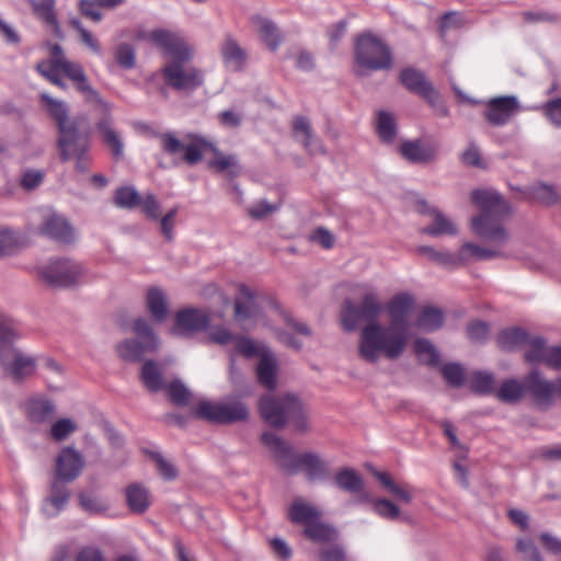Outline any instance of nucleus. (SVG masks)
<instances>
[{"label": "nucleus", "instance_id": "f257e3e1", "mask_svg": "<svg viewBox=\"0 0 561 561\" xmlns=\"http://www.w3.org/2000/svg\"><path fill=\"white\" fill-rule=\"evenodd\" d=\"M414 308V299L409 294H399L390 299L387 311L390 318L388 327L374 321L365 325L360 332L358 352L369 363H376L380 355L389 359L399 358L410 341V313Z\"/></svg>", "mask_w": 561, "mask_h": 561}, {"label": "nucleus", "instance_id": "f03ea898", "mask_svg": "<svg viewBox=\"0 0 561 561\" xmlns=\"http://www.w3.org/2000/svg\"><path fill=\"white\" fill-rule=\"evenodd\" d=\"M139 39L150 43L172 60L162 68L167 83L176 90H192L203 83V75L194 67L185 66L192 49L184 37L173 31L156 28L139 32Z\"/></svg>", "mask_w": 561, "mask_h": 561}, {"label": "nucleus", "instance_id": "7ed1b4c3", "mask_svg": "<svg viewBox=\"0 0 561 561\" xmlns=\"http://www.w3.org/2000/svg\"><path fill=\"white\" fill-rule=\"evenodd\" d=\"M471 199L480 209V214L470 221L472 231L495 247L508 244L511 240L510 233L500 222L512 213L508 202L499 192L491 188L473 191Z\"/></svg>", "mask_w": 561, "mask_h": 561}, {"label": "nucleus", "instance_id": "20e7f679", "mask_svg": "<svg viewBox=\"0 0 561 561\" xmlns=\"http://www.w3.org/2000/svg\"><path fill=\"white\" fill-rule=\"evenodd\" d=\"M263 444L273 454L275 461L286 472L295 474L302 470L310 482L325 481L330 477L329 463L316 453L295 454L291 446L274 433L262 435Z\"/></svg>", "mask_w": 561, "mask_h": 561}, {"label": "nucleus", "instance_id": "39448f33", "mask_svg": "<svg viewBox=\"0 0 561 561\" xmlns=\"http://www.w3.org/2000/svg\"><path fill=\"white\" fill-rule=\"evenodd\" d=\"M262 419L274 427H282L291 421L298 431L308 430V421L301 402L291 394L283 398L264 396L259 404Z\"/></svg>", "mask_w": 561, "mask_h": 561}, {"label": "nucleus", "instance_id": "423d86ee", "mask_svg": "<svg viewBox=\"0 0 561 561\" xmlns=\"http://www.w3.org/2000/svg\"><path fill=\"white\" fill-rule=\"evenodd\" d=\"M41 278L53 287L70 288L84 284L89 278L88 268L69 257L51 259L38 266Z\"/></svg>", "mask_w": 561, "mask_h": 561}, {"label": "nucleus", "instance_id": "0eeeda50", "mask_svg": "<svg viewBox=\"0 0 561 561\" xmlns=\"http://www.w3.org/2000/svg\"><path fill=\"white\" fill-rule=\"evenodd\" d=\"M242 355L245 358L257 357L256 367L257 379L262 386L267 389L276 387L277 362L274 354L262 343H256L248 337L237 336L233 348L230 354L231 366L233 365V356Z\"/></svg>", "mask_w": 561, "mask_h": 561}, {"label": "nucleus", "instance_id": "6e6552de", "mask_svg": "<svg viewBox=\"0 0 561 561\" xmlns=\"http://www.w3.org/2000/svg\"><path fill=\"white\" fill-rule=\"evenodd\" d=\"M135 339H127L116 346L117 354L126 362H138L146 354L153 353L159 347V340L151 325L144 318H138L133 323Z\"/></svg>", "mask_w": 561, "mask_h": 561}, {"label": "nucleus", "instance_id": "1a4fd4ad", "mask_svg": "<svg viewBox=\"0 0 561 561\" xmlns=\"http://www.w3.org/2000/svg\"><path fill=\"white\" fill-rule=\"evenodd\" d=\"M194 416L213 423L229 424L244 421L249 417V410L238 399H228L220 402L204 400L194 410Z\"/></svg>", "mask_w": 561, "mask_h": 561}, {"label": "nucleus", "instance_id": "9d476101", "mask_svg": "<svg viewBox=\"0 0 561 561\" xmlns=\"http://www.w3.org/2000/svg\"><path fill=\"white\" fill-rule=\"evenodd\" d=\"M355 59L358 67L369 70L389 69L392 65L389 47L370 34L358 37L355 46Z\"/></svg>", "mask_w": 561, "mask_h": 561}, {"label": "nucleus", "instance_id": "9b49d317", "mask_svg": "<svg viewBox=\"0 0 561 561\" xmlns=\"http://www.w3.org/2000/svg\"><path fill=\"white\" fill-rule=\"evenodd\" d=\"M0 365L7 377L21 382L32 377L37 369V356L19 347H3Z\"/></svg>", "mask_w": 561, "mask_h": 561}, {"label": "nucleus", "instance_id": "f8f14e48", "mask_svg": "<svg viewBox=\"0 0 561 561\" xmlns=\"http://www.w3.org/2000/svg\"><path fill=\"white\" fill-rule=\"evenodd\" d=\"M58 148L64 161L76 160V167L80 171L87 168L85 154L89 149L88 135L79 131L78 124L62 127L59 130Z\"/></svg>", "mask_w": 561, "mask_h": 561}, {"label": "nucleus", "instance_id": "ddd939ff", "mask_svg": "<svg viewBox=\"0 0 561 561\" xmlns=\"http://www.w3.org/2000/svg\"><path fill=\"white\" fill-rule=\"evenodd\" d=\"M59 69L67 78H69L76 89L82 94L84 101L89 104L96 105L102 112L108 113L113 110V105L106 102L100 93L90 84L83 67L69 59L57 61Z\"/></svg>", "mask_w": 561, "mask_h": 561}, {"label": "nucleus", "instance_id": "4468645a", "mask_svg": "<svg viewBox=\"0 0 561 561\" xmlns=\"http://www.w3.org/2000/svg\"><path fill=\"white\" fill-rule=\"evenodd\" d=\"M382 310L377 295L373 291L366 293L359 307H356L351 300L343 304L341 311V321L344 330L354 331L360 319L376 321Z\"/></svg>", "mask_w": 561, "mask_h": 561}, {"label": "nucleus", "instance_id": "2eb2a0df", "mask_svg": "<svg viewBox=\"0 0 561 561\" xmlns=\"http://www.w3.org/2000/svg\"><path fill=\"white\" fill-rule=\"evenodd\" d=\"M483 117L492 126L507 125L518 113L531 110L524 107L515 95L493 96L483 102Z\"/></svg>", "mask_w": 561, "mask_h": 561}, {"label": "nucleus", "instance_id": "dca6fc26", "mask_svg": "<svg viewBox=\"0 0 561 561\" xmlns=\"http://www.w3.org/2000/svg\"><path fill=\"white\" fill-rule=\"evenodd\" d=\"M42 222L38 232L59 243H71L76 239V231L67 218L51 209L41 210Z\"/></svg>", "mask_w": 561, "mask_h": 561}, {"label": "nucleus", "instance_id": "f3484780", "mask_svg": "<svg viewBox=\"0 0 561 561\" xmlns=\"http://www.w3.org/2000/svg\"><path fill=\"white\" fill-rule=\"evenodd\" d=\"M162 149L170 153L176 154L183 152V159L188 164H195L203 158V151L207 147L205 139L201 137H192L190 142H182L172 133H165L160 136Z\"/></svg>", "mask_w": 561, "mask_h": 561}, {"label": "nucleus", "instance_id": "a211bd4d", "mask_svg": "<svg viewBox=\"0 0 561 561\" xmlns=\"http://www.w3.org/2000/svg\"><path fill=\"white\" fill-rule=\"evenodd\" d=\"M84 468L82 454L73 447H64L55 463V481L69 483L79 478Z\"/></svg>", "mask_w": 561, "mask_h": 561}, {"label": "nucleus", "instance_id": "6ab92c4d", "mask_svg": "<svg viewBox=\"0 0 561 561\" xmlns=\"http://www.w3.org/2000/svg\"><path fill=\"white\" fill-rule=\"evenodd\" d=\"M209 322V314L205 310L195 308L183 309L175 316L173 332L175 334L188 335L205 330Z\"/></svg>", "mask_w": 561, "mask_h": 561}, {"label": "nucleus", "instance_id": "aec40b11", "mask_svg": "<svg viewBox=\"0 0 561 561\" xmlns=\"http://www.w3.org/2000/svg\"><path fill=\"white\" fill-rule=\"evenodd\" d=\"M93 110L102 115L96 123V128L102 136L104 144L111 149L112 154L119 159L124 154V142L119 133L113 127V119L111 117L112 110L106 114L102 112L96 105Z\"/></svg>", "mask_w": 561, "mask_h": 561}, {"label": "nucleus", "instance_id": "412c9836", "mask_svg": "<svg viewBox=\"0 0 561 561\" xmlns=\"http://www.w3.org/2000/svg\"><path fill=\"white\" fill-rule=\"evenodd\" d=\"M24 410L30 423L44 424L54 417L56 413V405L47 397L37 394L25 401Z\"/></svg>", "mask_w": 561, "mask_h": 561}, {"label": "nucleus", "instance_id": "4be33fe9", "mask_svg": "<svg viewBox=\"0 0 561 561\" xmlns=\"http://www.w3.org/2000/svg\"><path fill=\"white\" fill-rule=\"evenodd\" d=\"M402 84L411 92L425 98L431 104H435L437 93L433 85L425 79L423 72L413 68H407L400 76Z\"/></svg>", "mask_w": 561, "mask_h": 561}, {"label": "nucleus", "instance_id": "5701e85b", "mask_svg": "<svg viewBox=\"0 0 561 561\" xmlns=\"http://www.w3.org/2000/svg\"><path fill=\"white\" fill-rule=\"evenodd\" d=\"M234 317L239 322L245 320L256 321L261 317V309L254 293L244 285L240 286L239 296L234 301Z\"/></svg>", "mask_w": 561, "mask_h": 561}, {"label": "nucleus", "instance_id": "b1692460", "mask_svg": "<svg viewBox=\"0 0 561 561\" xmlns=\"http://www.w3.org/2000/svg\"><path fill=\"white\" fill-rule=\"evenodd\" d=\"M398 150L401 157L411 163H426L436 156L435 148L421 140H404Z\"/></svg>", "mask_w": 561, "mask_h": 561}, {"label": "nucleus", "instance_id": "393cba45", "mask_svg": "<svg viewBox=\"0 0 561 561\" xmlns=\"http://www.w3.org/2000/svg\"><path fill=\"white\" fill-rule=\"evenodd\" d=\"M251 24L260 39L271 50L274 51L279 47L283 41V35L272 20L262 15H254L251 18Z\"/></svg>", "mask_w": 561, "mask_h": 561}, {"label": "nucleus", "instance_id": "a878e982", "mask_svg": "<svg viewBox=\"0 0 561 561\" xmlns=\"http://www.w3.org/2000/svg\"><path fill=\"white\" fill-rule=\"evenodd\" d=\"M69 497L68 488L58 481H54L49 494L43 501V514L48 518L57 516L66 507Z\"/></svg>", "mask_w": 561, "mask_h": 561}, {"label": "nucleus", "instance_id": "bb28decb", "mask_svg": "<svg viewBox=\"0 0 561 561\" xmlns=\"http://www.w3.org/2000/svg\"><path fill=\"white\" fill-rule=\"evenodd\" d=\"M33 14L48 25L53 33L62 38V31L56 12V0H27Z\"/></svg>", "mask_w": 561, "mask_h": 561}, {"label": "nucleus", "instance_id": "cd10ccee", "mask_svg": "<svg viewBox=\"0 0 561 561\" xmlns=\"http://www.w3.org/2000/svg\"><path fill=\"white\" fill-rule=\"evenodd\" d=\"M225 66L233 71H240L247 64L248 54L231 35H227L220 46Z\"/></svg>", "mask_w": 561, "mask_h": 561}, {"label": "nucleus", "instance_id": "c85d7f7f", "mask_svg": "<svg viewBox=\"0 0 561 561\" xmlns=\"http://www.w3.org/2000/svg\"><path fill=\"white\" fill-rule=\"evenodd\" d=\"M525 387L538 402H550L558 391L557 382L543 379L537 369L531 370L525 378Z\"/></svg>", "mask_w": 561, "mask_h": 561}, {"label": "nucleus", "instance_id": "c756f323", "mask_svg": "<svg viewBox=\"0 0 561 561\" xmlns=\"http://www.w3.org/2000/svg\"><path fill=\"white\" fill-rule=\"evenodd\" d=\"M333 480L339 489L355 494L359 503L363 494H369L365 491L363 478L352 468H342L335 473Z\"/></svg>", "mask_w": 561, "mask_h": 561}, {"label": "nucleus", "instance_id": "7c9ffc66", "mask_svg": "<svg viewBox=\"0 0 561 561\" xmlns=\"http://www.w3.org/2000/svg\"><path fill=\"white\" fill-rule=\"evenodd\" d=\"M296 139L312 154L324 153V147L320 139L313 136L310 123L306 117L299 116L293 123Z\"/></svg>", "mask_w": 561, "mask_h": 561}, {"label": "nucleus", "instance_id": "2f4dec72", "mask_svg": "<svg viewBox=\"0 0 561 561\" xmlns=\"http://www.w3.org/2000/svg\"><path fill=\"white\" fill-rule=\"evenodd\" d=\"M287 514L293 524L304 525L305 527L312 522H317L321 516V512L314 505L301 497L293 501Z\"/></svg>", "mask_w": 561, "mask_h": 561}, {"label": "nucleus", "instance_id": "473e14b6", "mask_svg": "<svg viewBox=\"0 0 561 561\" xmlns=\"http://www.w3.org/2000/svg\"><path fill=\"white\" fill-rule=\"evenodd\" d=\"M432 221L426 227L422 228L421 232L431 237L440 236H455L458 232L457 226L438 209L430 211Z\"/></svg>", "mask_w": 561, "mask_h": 561}, {"label": "nucleus", "instance_id": "72a5a7b5", "mask_svg": "<svg viewBox=\"0 0 561 561\" xmlns=\"http://www.w3.org/2000/svg\"><path fill=\"white\" fill-rule=\"evenodd\" d=\"M140 379L144 386L151 392H158L165 388L163 367L154 360H146L144 363Z\"/></svg>", "mask_w": 561, "mask_h": 561}, {"label": "nucleus", "instance_id": "f704fd0d", "mask_svg": "<svg viewBox=\"0 0 561 561\" xmlns=\"http://www.w3.org/2000/svg\"><path fill=\"white\" fill-rule=\"evenodd\" d=\"M41 99L50 117L57 123L58 130H61L62 127H70L72 124H78L77 119H69L68 106L65 102L50 96L48 93H42Z\"/></svg>", "mask_w": 561, "mask_h": 561}, {"label": "nucleus", "instance_id": "c9c22d12", "mask_svg": "<svg viewBox=\"0 0 561 561\" xmlns=\"http://www.w3.org/2000/svg\"><path fill=\"white\" fill-rule=\"evenodd\" d=\"M147 309L156 322H163L168 316L165 293L159 287H151L146 295Z\"/></svg>", "mask_w": 561, "mask_h": 561}, {"label": "nucleus", "instance_id": "e433bc0d", "mask_svg": "<svg viewBox=\"0 0 561 561\" xmlns=\"http://www.w3.org/2000/svg\"><path fill=\"white\" fill-rule=\"evenodd\" d=\"M362 503L371 504L374 513L380 518L394 522L402 517L400 507L388 499H374L370 494H363Z\"/></svg>", "mask_w": 561, "mask_h": 561}, {"label": "nucleus", "instance_id": "4c0bfd02", "mask_svg": "<svg viewBox=\"0 0 561 561\" xmlns=\"http://www.w3.org/2000/svg\"><path fill=\"white\" fill-rule=\"evenodd\" d=\"M126 501L131 512L141 514L148 510L151 504V496L147 488L134 483L126 488Z\"/></svg>", "mask_w": 561, "mask_h": 561}, {"label": "nucleus", "instance_id": "58836bf2", "mask_svg": "<svg viewBox=\"0 0 561 561\" xmlns=\"http://www.w3.org/2000/svg\"><path fill=\"white\" fill-rule=\"evenodd\" d=\"M373 474L378 479L382 488L388 491L398 502L409 504L413 496L408 485L397 483L389 473L373 470Z\"/></svg>", "mask_w": 561, "mask_h": 561}, {"label": "nucleus", "instance_id": "ea45409f", "mask_svg": "<svg viewBox=\"0 0 561 561\" xmlns=\"http://www.w3.org/2000/svg\"><path fill=\"white\" fill-rule=\"evenodd\" d=\"M80 508L89 515H102L110 508V502L102 495L92 491H82L78 494Z\"/></svg>", "mask_w": 561, "mask_h": 561}, {"label": "nucleus", "instance_id": "a19ab883", "mask_svg": "<svg viewBox=\"0 0 561 561\" xmlns=\"http://www.w3.org/2000/svg\"><path fill=\"white\" fill-rule=\"evenodd\" d=\"M502 255L503 252L499 249H488L471 242H465L460 250L457 252V257H459V265L470 259L483 261Z\"/></svg>", "mask_w": 561, "mask_h": 561}, {"label": "nucleus", "instance_id": "79ce46f5", "mask_svg": "<svg viewBox=\"0 0 561 561\" xmlns=\"http://www.w3.org/2000/svg\"><path fill=\"white\" fill-rule=\"evenodd\" d=\"M529 334L519 328L503 330L497 336V344L504 351H514L524 347Z\"/></svg>", "mask_w": 561, "mask_h": 561}, {"label": "nucleus", "instance_id": "37998d69", "mask_svg": "<svg viewBox=\"0 0 561 561\" xmlns=\"http://www.w3.org/2000/svg\"><path fill=\"white\" fill-rule=\"evenodd\" d=\"M376 131L385 144H392L397 135V123L393 114L379 111L376 116Z\"/></svg>", "mask_w": 561, "mask_h": 561}, {"label": "nucleus", "instance_id": "c03bdc74", "mask_svg": "<svg viewBox=\"0 0 561 561\" xmlns=\"http://www.w3.org/2000/svg\"><path fill=\"white\" fill-rule=\"evenodd\" d=\"M416 253L425 256L428 260L447 267L459 266V257L457 253H450L448 251H439L430 245L417 247Z\"/></svg>", "mask_w": 561, "mask_h": 561}, {"label": "nucleus", "instance_id": "a18cd8bd", "mask_svg": "<svg viewBox=\"0 0 561 561\" xmlns=\"http://www.w3.org/2000/svg\"><path fill=\"white\" fill-rule=\"evenodd\" d=\"M444 323V313L440 309L434 307H425L419 314L416 327L425 332L439 329Z\"/></svg>", "mask_w": 561, "mask_h": 561}, {"label": "nucleus", "instance_id": "49530a36", "mask_svg": "<svg viewBox=\"0 0 561 561\" xmlns=\"http://www.w3.org/2000/svg\"><path fill=\"white\" fill-rule=\"evenodd\" d=\"M526 351L524 354L525 360L529 364L545 363L548 347L546 341L540 336H530L526 342Z\"/></svg>", "mask_w": 561, "mask_h": 561}, {"label": "nucleus", "instance_id": "de8ad7c7", "mask_svg": "<svg viewBox=\"0 0 561 561\" xmlns=\"http://www.w3.org/2000/svg\"><path fill=\"white\" fill-rule=\"evenodd\" d=\"M525 198L551 205L557 202L558 193L552 185L537 183L526 190Z\"/></svg>", "mask_w": 561, "mask_h": 561}, {"label": "nucleus", "instance_id": "09e8293b", "mask_svg": "<svg viewBox=\"0 0 561 561\" xmlns=\"http://www.w3.org/2000/svg\"><path fill=\"white\" fill-rule=\"evenodd\" d=\"M525 382L516 379L505 380L497 391V398L503 402L514 403L519 401L525 392Z\"/></svg>", "mask_w": 561, "mask_h": 561}, {"label": "nucleus", "instance_id": "8fccbe9b", "mask_svg": "<svg viewBox=\"0 0 561 561\" xmlns=\"http://www.w3.org/2000/svg\"><path fill=\"white\" fill-rule=\"evenodd\" d=\"M414 351L419 360L423 364L435 366L439 362V354L435 346L426 339H417L414 342Z\"/></svg>", "mask_w": 561, "mask_h": 561}, {"label": "nucleus", "instance_id": "3c124183", "mask_svg": "<svg viewBox=\"0 0 561 561\" xmlns=\"http://www.w3.org/2000/svg\"><path fill=\"white\" fill-rule=\"evenodd\" d=\"M515 552L523 561H545L536 543L530 538H516Z\"/></svg>", "mask_w": 561, "mask_h": 561}, {"label": "nucleus", "instance_id": "603ef678", "mask_svg": "<svg viewBox=\"0 0 561 561\" xmlns=\"http://www.w3.org/2000/svg\"><path fill=\"white\" fill-rule=\"evenodd\" d=\"M114 203L119 208H135L140 204V195L133 186H123L116 190Z\"/></svg>", "mask_w": 561, "mask_h": 561}, {"label": "nucleus", "instance_id": "864d4df0", "mask_svg": "<svg viewBox=\"0 0 561 561\" xmlns=\"http://www.w3.org/2000/svg\"><path fill=\"white\" fill-rule=\"evenodd\" d=\"M78 428L77 423L71 419H59L55 421L49 430V437L56 442H62L72 435Z\"/></svg>", "mask_w": 561, "mask_h": 561}, {"label": "nucleus", "instance_id": "5fc2aeb1", "mask_svg": "<svg viewBox=\"0 0 561 561\" xmlns=\"http://www.w3.org/2000/svg\"><path fill=\"white\" fill-rule=\"evenodd\" d=\"M304 534L307 538L316 542L330 541L334 535V530L318 519L305 527Z\"/></svg>", "mask_w": 561, "mask_h": 561}, {"label": "nucleus", "instance_id": "6e6d98bb", "mask_svg": "<svg viewBox=\"0 0 561 561\" xmlns=\"http://www.w3.org/2000/svg\"><path fill=\"white\" fill-rule=\"evenodd\" d=\"M20 337L12 319L0 316V351L3 347H14L13 342Z\"/></svg>", "mask_w": 561, "mask_h": 561}, {"label": "nucleus", "instance_id": "4d7b16f0", "mask_svg": "<svg viewBox=\"0 0 561 561\" xmlns=\"http://www.w3.org/2000/svg\"><path fill=\"white\" fill-rule=\"evenodd\" d=\"M209 167L217 172H226L229 176L239 174L238 161L233 156L218 153L215 159L209 161Z\"/></svg>", "mask_w": 561, "mask_h": 561}, {"label": "nucleus", "instance_id": "13d9d810", "mask_svg": "<svg viewBox=\"0 0 561 561\" xmlns=\"http://www.w3.org/2000/svg\"><path fill=\"white\" fill-rule=\"evenodd\" d=\"M470 387L478 393H490L494 389L493 375L486 371H476L470 377Z\"/></svg>", "mask_w": 561, "mask_h": 561}, {"label": "nucleus", "instance_id": "bf43d9fd", "mask_svg": "<svg viewBox=\"0 0 561 561\" xmlns=\"http://www.w3.org/2000/svg\"><path fill=\"white\" fill-rule=\"evenodd\" d=\"M115 59L124 69H131L136 65V54L131 45L122 43L115 49Z\"/></svg>", "mask_w": 561, "mask_h": 561}, {"label": "nucleus", "instance_id": "052dcab7", "mask_svg": "<svg viewBox=\"0 0 561 561\" xmlns=\"http://www.w3.org/2000/svg\"><path fill=\"white\" fill-rule=\"evenodd\" d=\"M443 377L446 381L454 386L460 387L465 380V371L461 365L456 363L446 364L442 367Z\"/></svg>", "mask_w": 561, "mask_h": 561}, {"label": "nucleus", "instance_id": "680f3d73", "mask_svg": "<svg viewBox=\"0 0 561 561\" xmlns=\"http://www.w3.org/2000/svg\"><path fill=\"white\" fill-rule=\"evenodd\" d=\"M167 390L171 401L178 405H185L190 400V390L179 380L171 382Z\"/></svg>", "mask_w": 561, "mask_h": 561}, {"label": "nucleus", "instance_id": "e2e57ef3", "mask_svg": "<svg viewBox=\"0 0 561 561\" xmlns=\"http://www.w3.org/2000/svg\"><path fill=\"white\" fill-rule=\"evenodd\" d=\"M19 245L16 234L11 230L0 231V259L12 254Z\"/></svg>", "mask_w": 561, "mask_h": 561}, {"label": "nucleus", "instance_id": "0e129e2a", "mask_svg": "<svg viewBox=\"0 0 561 561\" xmlns=\"http://www.w3.org/2000/svg\"><path fill=\"white\" fill-rule=\"evenodd\" d=\"M279 208L278 204H271L266 199L252 204L248 213L254 219H263Z\"/></svg>", "mask_w": 561, "mask_h": 561}, {"label": "nucleus", "instance_id": "69168bd1", "mask_svg": "<svg viewBox=\"0 0 561 561\" xmlns=\"http://www.w3.org/2000/svg\"><path fill=\"white\" fill-rule=\"evenodd\" d=\"M142 213L150 219H159L161 216L160 204L153 194H147L144 198L140 197Z\"/></svg>", "mask_w": 561, "mask_h": 561}, {"label": "nucleus", "instance_id": "338daca9", "mask_svg": "<svg viewBox=\"0 0 561 561\" xmlns=\"http://www.w3.org/2000/svg\"><path fill=\"white\" fill-rule=\"evenodd\" d=\"M543 108L549 122L556 127H561V98L548 101Z\"/></svg>", "mask_w": 561, "mask_h": 561}, {"label": "nucleus", "instance_id": "774afa93", "mask_svg": "<svg viewBox=\"0 0 561 561\" xmlns=\"http://www.w3.org/2000/svg\"><path fill=\"white\" fill-rule=\"evenodd\" d=\"M238 335H233L228 329L224 327H216L211 329L209 332V340L213 343L219 344V345H232L236 341Z\"/></svg>", "mask_w": 561, "mask_h": 561}]
</instances>
